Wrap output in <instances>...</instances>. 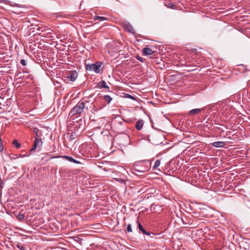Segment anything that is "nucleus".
<instances>
[{"label":"nucleus","instance_id":"0eeeda50","mask_svg":"<svg viewBox=\"0 0 250 250\" xmlns=\"http://www.w3.org/2000/svg\"><path fill=\"white\" fill-rule=\"evenodd\" d=\"M125 29L129 33L135 34V29L132 25L128 21H125L123 23Z\"/></svg>","mask_w":250,"mask_h":250},{"label":"nucleus","instance_id":"393cba45","mask_svg":"<svg viewBox=\"0 0 250 250\" xmlns=\"http://www.w3.org/2000/svg\"><path fill=\"white\" fill-rule=\"evenodd\" d=\"M137 60H139V61H140V62H143V58H142V57H140V56H138L137 57Z\"/></svg>","mask_w":250,"mask_h":250},{"label":"nucleus","instance_id":"b1692460","mask_svg":"<svg viewBox=\"0 0 250 250\" xmlns=\"http://www.w3.org/2000/svg\"><path fill=\"white\" fill-rule=\"evenodd\" d=\"M21 63L23 66H25L26 65V61L24 59H21Z\"/></svg>","mask_w":250,"mask_h":250},{"label":"nucleus","instance_id":"1a4fd4ad","mask_svg":"<svg viewBox=\"0 0 250 250\" xmlns=\"http://www.w3.org/2000/svg\"><path fill=\"white\" fill-rule=\"evenodd\" d=\"M154 51L151 48L145 47L143 49V53L145 56H148L152 55Z\"/></svg>","mask_w":250,"mask_h":250},{"label":"nucleus","instance_id":"20e7f679","mask_svg":"<svg viewBox=\"0 0 250 250\" xmlns=\"http://www.w3.org/2000/svg\"><path fill=\"white\" fill-rule=\"evenodd\" d=\"M78 77V73L76 70L69 71L65 73L64 76V81L74 82Z\"/></svg>","mask_w":250,"mask_h":250},{"label":"nucleus","instance_id":"c85d7f7f","mask_svg":"<svg viewBox=\"0 0 250 250\" xmlns=\"http://www.w3.org/2000/svg\"><path fill=\"white\" fill-rule=\"evenodd\" d=\"M170 164H169V167H170ZM169 169H170V170H172L170 167H169Z\"/></svg>","mask_w":250,"mask_h":250},{"label":"nucleus","instance_id":"4be33fe9","mask_svg":"<svg viewBox=\"0 0 250 250\" xmlns=\"http://www.w3.org/2000/svg\"><path fill=\"white\" fill-rule=\"evenodd\" d=\"M17 217L18 218V219L19 220H22L24 219V215L22 214H21V213H19L18 214V215H17Z\"/></svg>","mask_w":250,"mask_h":250},{"label":"nucleus","instance_id":"f257e3e1","mask_svg":"<svg viewBox=\"0 0 250 250\" xmlns=\"http://www.w3.org/2000/svg\"><path fill=\"white\" fill-rule=\"evenodd\" d=\"M150 167L151 162L149 160H143L135 163L131 169L133 173L137 174L135 171L143 173L149 170Z\"/></svg>","mask_w":250,"mask_h":250},{"label":"nucleus","instance_id":"4468645a","mask_svg":"<svg viewBox=\"0 0 250 250\" xmlns=\"http://www.w3.org/2000/svg\"><path fill=\"white\" fill-rule=\"evenodd\" d=\"M93 19L94 21L100 20V21L107 20V18L106 17L98 16H95L94 17H93Z\"/></svg>","mask_w":250,"mask_h":250},{"label":"nucleus","instance_id":"f3484780","mask_svg":"<svg viewBox=\"0 0 250 250\" xmlns=\"http://www.w3.org/2000/svg\"><path fill=\"white\" fill-rule=\"evenodd\" d=\"M16 247L20 250H27L26 248L22 245L20 244L19 243H18L16 245Z\"/></svg>","mask_w":250,"mask_h":250},{"label":"nucleus","instance_id":"412c9836","mask_svg":"<svg viewBox=\"0 0 250 250\" xmlns=\"http://www.w3.org/2000/svg\"><path fill=\"white\" fill-rule=\"evenodd\" d=\"M76 138V134L72 133L69 136V140L70 141H72L75 140Z\"/></svg>","mask_w":250,"mask_h":250},{"label":"nucleus","instance_id":"6e6552de","mask_svg":"<svg viewBox=\"0 0 250 250\" xmlns=\"http://www.w3.org/2000/svg\"><path fill=\"white\" fill-rule=\"evenodd\" d=\"M204 108H196L190 110L188 112V114L190 116L195 115L199 114L203 110Z\"/></svg>","mask_w":250,"mask_h":250},{"label":"nucleus","instance_id":"bb28decb","mask_svg":"<svg viewBox=\"0 0 250 250\" xmlns=\"http://www.w3.org/2000/svg\"><path fill=\"white\" fill-rule=\"evenodd\" d=\"M175 5L173 4H171V7H173Z\"/></svg>","mask_w":250,"mask_h":250},{"label":"nucleus","instance_id":"a878e982","mask_svg":"<svg viewBox=\"0 0 250 250\" xmlns=\"http://www.w3.org/2000/svg\"><path fill=\"white\" fill-rule=\"evenodd\" d=\"M175 5L173 4H171V7H173Z\"/></svg>","mask_w":250,"mask_h":250},{"label":"nucleus","instance_id":"f03ea898","mask_svg":"<svg viewBox=\"0 0 250 250\" xmlns=\"http://www.w3.org/2000/svg\"><path fill=\"white\" fill-rule=\"evenodd\" d=\"M85 108V104L83 102H79L78 104L72 108L69 112V115L73 116L75 115H80L81 114Z\"/></svg>","mask_w":250,"mask_h":250},{"label":"nucleus","instance_id":"aec40b11","mask_svg":"<svg viewBox=\"0 0 250 250\" xmlns=\"http://www.w3.org/2000/svg\"><path fill=\"white\" fill-rule=\"evenodd\" d=\"M125 98H129L133 100H135V98L133 96L127 93L125 94Z\"/></svg>","mask_w":250,"mask_h":250},{"label":"nucleus","instance_id":"5701e85b","mask_svg":"<svg viewBox=\"0 0 250 250\" xmlns=\"http://www.w3.org/2000/svg\"><path fill=\"white\" fill-rule=\"evenodd\" d=\"M127 231L128 232H131L132 231V228H131V225L130 224H128L127 225V229H126Z\"/></svg>","mask_w":250,"mask_h":250},{"label":"nucleus","instance_id":"9d476101","mask_svg":"<svg viewBox=\"0 0 250 250\" xmlns=\"http://www.w3.org/2000/svg\"><path fill=\"white\" fill-rule=\"evenodd\" d=\"M226 143L223 141H217L213 143L211 145L215 147H222L225 145Z\"/></svg>","mask_w":250,"mask_h":250},{"label":"nucleus","instance_id":"ddd939ff","mask_svg":"<svg viewBox=\"0 0 250 250\" xmlns=\"http://www.w3.org/2000/svg\"><path fill=\"white\" fill-rule=\"evenodd\" d=\"M97 86L99 88H105L106 89H109V86L106 85V83L104 81H102L99 82L97 84Z\"/></svg>","mask_w":250,"mask_h":250},{"label":"nucleus","instance_id":"dca6fc26","mask_svg":"<svg viewBox=\"0 0 250 250\" xmlns=\"http://www.w3.org/2000/svg\"><path fill=\"white\" fill-rule=\"evenodd\" d=\"M104 99L105 101H107L108 104L110 103V102L112 100L111 97L109 95H105L104 97Z\"/></svg>","mask_w":250,"mask_h":250},{"label":"nucleus","instance_id":"cd10ccee","mask_svg":"<svg viewBox=\"0 0 250 250\" xmlns=\"http://www.w3.org/2000/svg\"><path fill=\"white\" fill-rule=\"evenodd\" d=\"M194 213L195 214V216H197V214H196L195 212H194Z\"/></svg>","mask_w":250,"mask_h":250},{"label":"nucleus","instance_id":"7ed1b4c3","mask_svg":"<svg viewBox=\"0 0 250 250\" xmlns=\"http://www.w3.org/2000/svg\"><path fill=\"white\" fill-rule=\"evenodd\" d=\"M103 63L101 62H97L95 63L88 64L85 68L87 71H93L96 73H99L102 70Z\"/></svg>","mask_w":250,"mask_h":250},{"label":"nucleus","instance_id":"a211bd4d","mask_svg":"<svg viewBox=\"0 0 250 250\" xmlns=\"http://www.w3.org/2000/svg\"><path fill=\"white\" fill-rule=\"evenodd\" d=\"M13 144L17 148H19L21 147V144H20L16 140L13 141Z\"/></svg>","mask_w":250,"mask_h":250},{"label":"nucleus","instance_id":"423d86ee","mask_svg":"<svg viewBox=\"0 0 250 250\" xmlns=\"http://www.w3.org/2000/svg\"><path fill=\"white\" fill-rule=\"evenodd\" d=\"M42 139L35 137V141L33 145L32 148L30 149V151H34L38 146L39 148L42 146Z\"/></svg>","mask_w":250,"mask_h":250},{"label":"nucleus","instance_id":"c756f323","mask_svg":"<svg viewBox=\"0 0 250 250\" xmlns=\"http://www.w3.org/2000/svg\"><path fill=\"white\" fill-rule=\"evenodd\" d=\"M0 188H2V186H0Z\"/></svg>","mask_w":250,"mask_h":250},{"label":"nucleus","instance_id":"9b49d317","mask_svg":"<svg viewBox=\"0 0 250 250\" xmlns=\"http://www.w3.org/2000/svg\"><path fill=\"white\" fill-rule=\"evenodd\" d=\"M138 222V228L140 230V231H141L143 234H146L147 235H150V233L148 231H146L143 228V226L139 222Z\"/></svg>","mask_w":250,"mask_h":250},{"label":"nucleus","instance_id":"f8f14e48","mask_svg":"<svg viewBox=\"0 0 250 250\" xmlns=\"http://www.w3.org/2000/svg\"><path fill=\"white\" fill-rule=\"evenodd\" d=\"M144 122L142 120H139L136 124L135 127L138 130H140L143 126Z\"/></svg>","mask_w":250,"mask_h":250},{"label":"nucleus","instance_id":"2eb2a0df","mask_svg":"<svg viewBox=\"0 0 250 250\" xmlns=\"http://www.w3.org/2000/svg\"><path fill=\"white\" fill-rule=\"evenodd\" d=\"M160 164L161 162L159 160L156 161L153 167V169L155 170L157 169V167L160 165Z\"/></svg>","mask_w":250,"mask_h":250},{"label":"nucleus","instance_id":"7c9ffc66","mask_svg":"<svg viewBox=\"0 0 250 250\" xmlns=\"http://www.w3.org/2000/svg\"><path fill=\"white\" fill-rule=\"evenodd\" d=\"M0 188H2V186H0Z\"/></svg>","mask_w":250,"mask_h":250},{"label":"nucleus","instance_id":"39448f33","mask_svg":"<svg viewBox=\"0 0 250 250\" xmlns=\"http://www.w3.org/2000/svg\"><path fill=\"white\" fill-rule=\"evenodd\" d=\"M62 158L65 159V160H67V161H69L70 162H72V163H75V164H81V163L80 161H77V160L74 159L72 157L68 156L59 155V156H53L51 158L53 159V158Z\"/></svg>","mask_w":250,"mask_h":250},{"label":"nucleus","instance_id":"6ab92c4d","mask_svg":"<svg viewBox=\"0 0 250 250\" xmlns=\"http://www.w3.org/2000/svg\"><path fill=\"white\" fill-rule=\"evenodd\" d=\"M33 132L36 134V137L39 138V129L37 127H33Z\"/></svg>","mask_w":250,"mask_h":250}]
</instances>
